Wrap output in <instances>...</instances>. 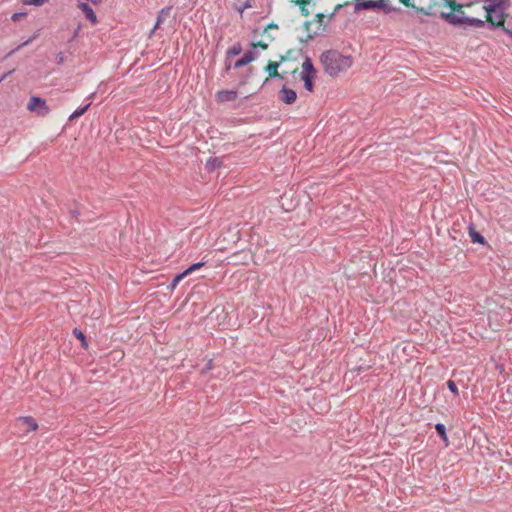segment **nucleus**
Wrapping results in <instances>:
<instances>
[{"label":"nucleus","mask_w":512,"mask_h":512,"mask_svg":"<svg viewBox=\"0 0 512 512\" xmlns=\"http://www.w3.org/2000/svg\"><path fill=\"white\" fill-rule=\"evenodd\" d=\"M320 61L325 73L331 77H336L347 71L353 63L351 56L343 55L334 49L324 51L320 56Z\"/></svg>","instance_id":"f257e3e1"},{"label":"nucleus","mask_w":512,"mask_h":512,"mask_svg":"<svg viewBox=\"0 0 512 512\" xmlns=\"http://www.w3.org/2000/svg\"><path fill=\"white\" fill-rule=\"evenodd\" d=\"M449 6L453 10L448 13H441V17L444 18L449 24L453 26H458L463 29L468 28H484L486 26V21L466 16L462 10V5L457 4L455 1H450Z\"/></svg>","instance_id":"f03ea898"},{"label":"nucleus","mask_w":512,"mask_h":512,"mask_svg":"<svg viewBox=\"0 0 512 512\" xmlns=\"http://www.w3.org/2000/svg\"><path fill=\"white\" fill-rule=\"evenodd\" d=\"M485 3L486 22L491 29L503 27L505 11L510 5V0H483Z\"/></svg>","instance_id":"7ed1b4c3"},{"label":"nucleus","mask_w":512,"mask_h":512,"mask_svg":"<svg viewBox=\"0 0 512 512\" xmlns=\"http://www.w3.org/2000/svg\"><path fill=\"white\" fill-rule=\"evenodd\" d=\"M316 74V70L309 57H306L302 64L301 79L304 82V87L307 91H313V78Z\"/></svg>","instance_id":"20e7f679"},{"label":"nucleus","mask_w":512,"mask_h":512,"mask_svg":"<svg viewBox=\"0 0 512 512\" xmlns=\"http://www.w3.org/2000/svg\"><path fill=\"white\" fill-rule=\"evenodd\" d=\"M27 109L37 116H47L50 113V108L44 98L39 96H32L27 104Z\"/></svg>","instance_id":"39448f33"},{"label":"nucleus","mask_w":512,"mask_h":512,"mask_svg":"<svg viewBox=\"0 0 512 512\" xmlns=\"http://www.w3.org/2000/svg\"><path fill=\"white\" fill-rule=\"evenodd\" d=\"M433 1L434 0H400L404 5L424 14H430Z\"/></svg>","instance_id":"423d86ee"},{"label":"nucleus","mask_w":512,"mask_h":512,"mask_svg":"<svg viewBox=\"0 0 512 512\" xmlns=\"http://www.w3.org/2000/svg\"><path fill=\"white\" fill-rule=\"evenodd\" d=\"M279 99L284 104H293L297 99V94L293 89H290L286 86H283L282 89L279 91Z\"/></svg>","instance_id":"0eeeda50"},{"label":"nucleus","mask_w":512,"mask_h":512,"mask_svg":"<svg viewBox=\"0 0 512 512\" xmlns=\"http://www.w3.org/2000/svg\"><path fill=\"white\" fill-rule=\"evenodd\" d=\"M257 57H258V53L256 51L248 50L247 52H245V54L241 58H239L234 63V68L235 69L241 68V67L249 64L250 62L254 61L255 59H257Z\"/></svg>","instance_id":"6e6552de"},{"label":"nucleus","mask_w":512,"mask_h":512,"mask_svg":"<svg viewBox=\"0 0 512 512\" xmlns=\"http://www.w3.org/2000/svg\"><path fill=\"white\" fill-rule=\"evenodd\" d=\"M77 7L84 13L85 17L92 23L96 24L98 22L97 16L93 9L85 2H79Z\"/></svg>","instance_id":"1a4fd4ad"},{"label":"nucleus","mask_w":512,"mask_h":512,"mask_svg":"<svg viewBox=\"0 0 512 512\" xmlns=\"http://www.w3.org/2000/svg\"><path fill=\"white\" fill-rule=\"evenodd\" d=\"M237 98V92L233 90H220L216 93V100L220 103L233 101Z\"/></svg>","instance_id":"9d476101"},{"label":"nucleus","mask_w":512,"mask_h":512,"mask_svg":"<svg viewBox=\"0 0 512 512\" xmlns=\"http://www.w3.org/2000/svg\"><path fill=\"white\" fill-rule=\"evenodd\" d=\"M378 6L377 1L373 0H356L355 2V11L359 12L361 10H369L376 8Z\"/></svg>","instance_id":"9b49d317"},{"label":"nucleus","mask_w":512,"mask_h":512,"mask_svg":"<svg viewBox=\"0 0 512 512\" xmlns=\"http://www.w3.org/2000/svg\"><path fill=\"white\" fill-rule=\"evenodd\" d=\"M468 231H469V236L471 238V241L473 243L485 244V238L479 232H477L475 230L473 223H470L468 225Z\"/></svg>","instance_id":"f8f14e48"},{"label":"nucleus","mask_w":512,"mask_h":512,"mask_svg":"<svg viewBox=\"0 0 512 512\" xmlns=\"http://www.w3.org/2000/svg\"><path fill=\"white\" fill-rule=\"evenodd\" d=\"M18 421L27 427V431H35L38 428L37 422L31 416L19 417Z\"/></svg>","instance_id":"ddd939ff"},{"label":"nucleus","mask_w":512,"mask_h":512,"mask_svg":"<svg viewBox=\"0 0 512 512\" xmlns=\"http://www.w3.org/2000/svg\"><path fill=\"white\" fill-rule=\"evenodd\" d=\"M223 162L218 157H211L207 160L205 164V168L208 172H214L216 169L222 166Z\"/></svg>","instance_id":"4468645a"},{"label":"nucleus","mask_w":512,"mask_h":512,"mask_svg":"<svg viewBox=\"0 0 512 512\" xmlns=\"http://www.w3.org/2000/svg\"><path fill=\"white\" fill-rule=\"evenodd\" d=\"M278 67H279V63L278 62H270L266 66L265 70H266V72H268L270 77L282 79L283 77L277 71Z\"/></svg>","instance_id":"2eb2a0df"},{"label":"nucleus","mask_w":512,"mask_h":512,"mask_svg":"<svg viewBox=\"0 0 512 512\" xmlns=\"http://www.w3.org/2000/svg\"><path fill=\"white\" fill-rule=\"evenodd\" d=\"M90 106H91V102H88L83 107L77 108L73 113L70 114L69 120H73V119H76V118L82 116L88 110V108Z\"/></svg>","instance_id":"dca6fc26"},{"label":"nucleus","mask_w":512,"mask_h":512,"mask_svg":"<svg viewBox=\"0 0 512 512\" xmlns=\"http://www.w3.org/2000/svg\"><path fill=\"white\" fill-rule=\"evenodd\" d=\"M436 432L440 436V438L447 444L448 443V437L446 433V427L443 423H437L435 425Z\"/></svg>","instance_id":"f3484780"},{"label":"nucleus","mask_w":512,"mask_h":512,"mask_svg":"<svg viewBox=\"0 0 512 512\" xmlns=\"http://www.w3.org/2000/svg\"><path fill=\"white\" fill-rule=\"evenodd\" d=\"M169 10H170V8H164V9H162V10L160 11V13H159V15H158V17H157V21H156V23H155V25H154V27H153V29H152V33H153V32H154V31H155V30L160 26V24L163 22L164 17H165L166 15H168Z\"/></svg>","instance_id":"a211bd4d"},{"label":"nucleus","mask_w":512,"mask_h":512,"mask_svg":"<svg viewBox=\"0 0 512 512\" xmlns=\"http://www.w3.org/2000/svg\"><path fill=\"white\" fill-rule=\"evenodd\" d=\"M242 51V46L240 43H237L235 45H233L232 47L228 48L227 50V56L228 57H232V56H236L238 54H240Z\"/></svg>","instance_id":"6ab92c4d"},{"label":"nucleus","mask_w":512,"mask_h":512,"mask_svg":"<svg viewBox=\"0 0 512 512\" xmlns=\"http://www.w3.org/2000/svg\"><path fill=\"white\" fill-rule=\"evenodd\" d=\"M187 276L186 273L183 271L182 273H179L177 274L173 280L170 282V284L168 285V288L170 289H175L176 286L179 284V282L185 277Z\"/></svg>","instance_id":"aec40b11"},{"label":"nucleus","mask_w":512,"mask_h":512,"mask_svg":"<svg viewBox=\"0 0 512 512\" xmlns=\"http://www.w3.org/2000/svg\"><path fill=\"white\" fill-rule=\"evenodd\" d=\"M73 334L76 336V338H78L81 341V346L82 347H87L88 346L86 337H85L84 333L81 330L75 328L73 330Z\"/></svg>","instance_id":"412c9836"},{"label":"nucleus","mask_w":512,"mask_h":512,"mask_svg":"<svg viewBox=\"0 0 512 512\" xmlns=\"http://www.w3.org/2000/svg\"><path fill=\"white\" fill-rule=\"evenodd\" d=\"M205 262H197V263H194L192 264L191 266H189L187 269L184 270V272L186 273V275H189L191 274L192 272H194L195 270H198L199 268H201L202 266H204Z\"/></svg>","instance_id":"4be33fe9"},{"label":"nucleus","mask_w":512,"mask_h":512,"mask_svg":"<svg viewBox=\"0 0 512 512\" xmlns=\"http://www.w3.org/2000/svg\"><path fill=\"white\" fill-rule=\"evenodd\" d=\"M24 5H33L36 7H40L48 2V0H23Z\"/></svg>","instance_id":"5701e85b"},{"label":"nucleus","mask_w":512,"mask_h":512,"mask_svg":"<svg viewBox=\"0 0 512 512\" xmlns=\"http://www.w3.org/2000/svg\"><path fill=\"white\" fill-rule=\"evenodd\" d=\"M447 388L454 396H459V390L453 380L447 381Z\"/></svg>","instance_id":"b1692460"},{"label":"nucleus","mask_w":512,"mask_h":512,"mask_svg":"<svg viewBox=\"0 0 512 512\" xmlns=\"http://www.w3.org/2000/svg\"><path fill=\"white\" fill-rule=\"evenodd\" d=\"M26 16H27L26 12H15L12 14L11 20L16 22V21L21 20L22 18H25Z\"/></svg>","instance_id":"393cba45"},{"label":"nucleus","mask_w":512,"mask_h":512,"mask_svg":"<svg viewBox=\"0 0 512 512\" xmlns=\"http://www.w3.org/2000/svg\"><path fill=\"white\" fill-rule=\"evenodd\" d=\"M56 62H57L58 65L63 64V62H64V54L62 52H59L56 55Z\"/></svg>","instance_id":"a878e982"},{"label":"nucleus","mask_w":512,"mask_h":512,"mask_svg":"<svg viewBox=\"0 0 512 512\" xmlns=\"http://www.w3.org/2000/svg\"><path fill=\"white\" fill-rule=\"evenodd\" d=\"M252 46L255 47H261L262 49H266L268 45L262 41H259L257 43H252Z\"/></svg>","instance_id":"bb28decb"},{"label":"nucleus","mask_w":512,"mask_h":512,"mask_svg":"<svg viewBox=\"0 0 512 512\" xmlns=\"http://www.w3.org/2000/svg\"><path fill=\"white\" fill-rule=\"evenodd\" d=\"M301 7V13L302 15L304 16H308L309 15V11L308 9L305 7V5H299Z\"/></svg>","instance_id":"cd10ccee"},{"label":"nucleus","mask_w":512,"mask_h":512,"mask_svg":"<svg viewBox=\"0 0 512 512\" xmlns=\"http://www.w3.org/2000/svg\"><path fill=\"white\" fill-rule=\"evenodd\" d=\"M278 28V25L275 24V23H270L267 25V27L265 28V32L268 30V29H277Z\"/></svg>","instance_id":"c85d7f7f"},{"label":"nucleus","mask_w":512,"mask_h":512,"mask_svg":"<svg viewBox=\"0 0 512 512\" xmlns=\"http://www.w3.org/2000/svg\"><path fill=\"white\" fill-rule=\"evenodd\" d=\"M310 0H296L295 1V4L296 5H306L309 3Z\"/></svg>","instance_id":"c756f323"},{"label":"nucleus","mask_w":512,"mask_h":512,"mask_svg":"<svg viewBox=\"0 0 512 512\" xmlns=\"http://www.w3.org/2000/svg\"><path fill=\"white\" fill-rule=\"evenodd\" d=\"M341 7H342V5H341V4L336 5V7H335V9H334L333 13L331 14V17H332L336 12H338V11L341 9Z\"/></svg>","instance_id":"7c9ffc66"},{"label":"nucleus","mask_w":512,"mask_h":512,"mask_svg":"<svg viewBox=\"0 0 512 512\" xmlns=\"http://www.w3.org/2000/svg\"><path fill=\"white\" fill-rule=\"evenodd\" d=\"M248 7H250V5H249V3H248V2H246V3H245V4H244L240 9H239L240 13H242V12L244 11V9H246V8H248Z\"/></svg>","instance_id":"2f4dec72"},{"label":"nucleus","mask_w":512,"mask_h":512,"mask_svg":"<svg viewBox=\"0 0 512 512\" xmlns=\"http://www.w3.org/2000/svg\"><path fill=\"white\" fill-rule=\"evenodd\" d=\"M502 28H503V31H504L506 34H508V35H510V36L512 37V30L507 29V28H505L504 26H503Z\"/></svg>","instance_id":"473e14b6"},{"label":"nucleus","mask_w":512,"mask_h":512,"mask_svg":"<svg viewBox=\"0 0 512 512\" xmlns=\"http://www.w3.org/2000/svg\"><path fill=\"white\" fill-rule=\"evenodd\" d=\"M316 16L319 19V21H322V19L324 18V14L323 13H318Z\"/></svg>","instance_id":"72a5a7b5"},{"label":"nucleus","mask_w":512,"mask_h":512,"mask_svg":"<svg viewBox=\"0 0 512 512\" xmlns=\"http://www.w3.org/2000/svg\"><path fill=\"white\" fill-rule=\"evenodd\" d=\"M208 370L212 368V360H209L208 363H207V367H206Z\"/></svg>","instance_id":"f704fd0d"},{"label":"nucleus","mask_w":512,"mask_h":512,"mask_svg":"<svg viewBox=\"0 0 512 512\" xmlns=\"http://www.w3.org/2000/svg\"><path fill=\"white\" fill-rule=\"evenodd\" d=\"M96 92H93L91 93L89 96H88V99L91 100L94 96H95Z\"/></svg>","instance_id":"c9c22d12"},{"label":"nucleus","mask_w":512,"mask_h":512,"mask_svg":"<svg viewBox=\"0 0 512 512\" xmlns=\"http://www.w3.org/2000/svg\"><path fill=\"white\" fill-rule=\"evenodd\" d=\"M7 74H4L3 76L0 77V82H2L5 78H6Z\"/></svg>","instance_id":"e433bc0d"},{"label":"nucleus","mask_w":512,"mask_h":512,"mask_svg":"<svg viewBox=\"0 0 512 512\" xmlns=\"http://www.w3.org/2000/svg\"><path fill=\"white\" fill-rule=\"evenodd\" d=\"M230 69H231V65H230V64H228V65L226 66V71H229Z\"/></svg>","instance_id":"4c0bfd02"}]
</instances>
